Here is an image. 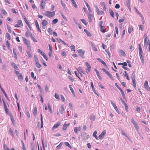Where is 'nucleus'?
<instances>
[{"mask_svg": "<svg viewBox=\"0 0 150 150\" xmlns=\"http://www.w3.org/2000/svg\"><path fill=\"white\" fill-rule=\"evenodd\" d=\"M44 14L46 16L49 17L53 16L55 14L54 11L50 12L48 11H47Z\"/></svg>", "mask_w": 150, "mask_h": 150, "instance_id": "obj_1", "label": "nucleus"}, {"mask_svg": "<svg viewBox=\"0 0 150 150\" xmlns=\"http://www.w3.org/2000/svg\"><path fill=\"white\" fill-rule=\"evenodd\" d=\"M86 66H87V68L86 69V71L87 74H88V72L90 71L91 70V66L90 64L88 63L87 62L85 63Z\"/></svg>", "mask_w": 150, "mask_h": 150, "instance_id": "obj_2", "label": "nucleus"}, {"mask_svg": "<svg viewBox=\"0 0 150 150\" xmlns=\"http://www.w3.org/2000/svg\"><path fill=\"white\" fill-rule=\"evenodd\" d=\"M82 139L83 140H87L89 138V135L86 133H83L81 135Z\"/></svg>", "mask_w": 150, "mask_h": 150, "instance_id": "obj_3", "label": "nucleus"}, {"mask_svg": "<svg viewBox=\"0 0 150 150\" xmlns=\"http://www.w3.org/2000/svg\"><path fill=\"white\" fill-rule=\"evenodd\" d=\"M40 6L42 10H44L45 8V5L46 3L45 0H41Z\"/></svg>", "mask_w": 150, "mask_h": 150, "instance_id": "obj_4", "label": "nucleus"}, {"mask_svg": "<svg viewBox=\"0 0 150 150\" xmlns=\"http://www.w3.org/2000/svg\"><path fill=\"white\" fill-rule=\"evenodd\" d=\"M106 133L105 130H103L101 134L99 136V139H102L104 137V136Z\"/></svg>", "mask_w": 150, "mask_h": 150, "instance_id": "obj_5", "label": "nucleus"}, {"mask_svg": "<svg viewBox=\"0 0 150 150\" xmlns=\"http://www.w3.org/2000/svg\"><path fill=\"white\" fill-rule=\"evenodd\" d=\"M144 86L146 89L147 91H149L150 90V88L148 84V82L147 81H146L144 83Z\"/></svg>", "mask_w": 150, "mask_h": 150, "instance_id": "obj_6", "label": "nucleus"}, {"mask_svg": "<svg viewBox=\"0 0 150 150\" xmlns=\"http://www.w3.org/2000/svg\"><path fill=\"white\" fill-rule=\"evenodd\" d=\"M110 102H111V103L112 105L114 108L116 110V112H117V113H118V114H120L119 112L117 109V107L116 105L115 104V103H113L112 101H111Z\"/></svg>", "mask_w": 150, "mask_h": 150, "instance_id": "obj_7", "label": "nucleus"}, {"mask_svg": "<svg viewBox=\"0 0 150 150\" xmlns=\"http://www.w3.org/2000/svg\"><path fill=\"white\" fill-rule=\"evenodd\" d=\"M77 51L79 54L83 58V56L84 54L85 51L82 50H79Z\"/></svg>", "mask_w": 150, "mask_h": 150, "instance_id": "obj_8", "label": "nucleus"}, {"mask_svg": "<svg viewBox=\"0 0 150 150\" xmlns=\"http://www.w3.org/2000/svg\"><path fill=\"white\" fill-rule=\"evenodd\" d=\"M24 42L27 45H30V41L24 37L22 38Z\"/></svg>", "mask_w": 150, "mask_h": 150, "instance_id": "obj_9", "label": "nucleus"}, {"mask_svg": "<svg viewBox=\"0 0 150 150\" xmlns=\"http://www.w3.org/2000/svg\"><path fill=\"white\" fill-rule=\"evenodd\" d=\"M24 20L25 22L26 23L27 25H28V27L30 29V30H31V27L30 26V25L29 22L28 21L27 19H26V18H25V16H24Z\"/></svg>", "mask_w": 150, "mask_h": 150, "instance_id": "obj_10", "label": "nucleus"}, {"mask_svg": "<svg viewBox=\"0 0 150 150\" xmlns=\"http://www.w3.org/2000/svg\"><path fill=\"white\" fill-rule=\"evenodd\" d=\"M81 129V128L80 127H76L74 128V132L76 134H78L79 132L80 131Z\"/></svg>", "mask_w": 150, "mask_h": 150, "instance_id": "obj_11", "label": "nucleus"}, {"mask_svg": "<svg viewBox=\"0 0 150 150\" xmlns=\"http://www.w3.org/2000/svg\"><path fill=\"white\" fill-rule=\"evenodd\" d=\"M95 70L96 72V75L100 79V80L101 81L102 80V78L101 76L100 75L99 72L98 71L97 69H95Z\"/></svg>", "mask_w": 150, "mask_h": 150, "instance_id": "obj_12", "label": "nucleus"}, {"mask_svg": "<svg viewBox=\"0 0 150 150\" xmlns=\"http://www.w3.org/2000/svg\"><path fill=\"white\" fill-rule=\"evenodd\" d=\"M9 115L10 116V117L11 118V122H12V123L14 125H15L16 124V122L15 121L13 116L12 115L11 113H10L9 114Z\"/></svg>", "mask_w": 150, "mask_h": 150, "instance_id": "obj_13", "label": "nucleus"}, {"mask_svg": "<svg viewBox=\"0 0 150 150\" xmlns=\"http://www.w3.org/2000/svg\"><path fill=\"white\" fill-rule=\"evenodd\" d=\"M126 5L129 10L130 11L131 8H130L129 0H126Z\"/></svg>", "mask_w": 150, "mask_h": 150, "instance_id": "obj_14", "label": "nucleus"}, {"mask_svg": "<svg viewBox=\"0 0 150 150\" xmlns=\"http://www.w3.org/2000/svg\"><path fill=\"white\" fill-rule=\"evenodd\" d=\"M35 25H36V26L37 28L38 29V31L39 32H41V30L40 29L39 25L38 24V22L37 20H36L35 21Z\"/></svg>", "mask_w": 150, "mask_h": 150, "instance_id": "obj_15", "label": "nucleus"}, {"mask_svg": "<svg viewBox=\"0 0 150 150\" xmlns=\"http://www.w3.org/2000/svg\"><path fill=\"white\" fill-rule=\"evenodd\" d=\"M97 60H98L99 62H101V63L102 64H103L104 66H105V67L107 66V65H106V63H105V62L104 61H103L102 59H100V58H97Z\"/></svg>", "mask_w": 150, "mask_h": 150, "instance_id": "obj_16", "label": "nucleus"}, {"mask_svg": "<svg viewBox=\"0 0 150 150\" xmlns=\"http://www.w3.org/2000/svg\"><path fill=\"white\" fill-rule=\"evenodd\" d=\"M69 125V123H67L66 122H65V124L63 126V129L64 130H66Z\"/></svg>", "mask_w": 150, "mask_h": 150, "instance_id": "obj_17", "label": "nucleus"}, {"mask_svg": "<svg viewBox=\"0 0 150 150\" xmlns=\"http://www.w3.org/2000/svg\"><path fill=\"white\" fill-rule=\"evenodd\" d=\"M84 1L86 4V6L88 8V10L89 12H92V10L91 9V8L90 6H89V5L88 4V3L85 1Z\"/></svg>", "mask_w": 150, "mask_h": 150, "instance_id": "obj_18", "label": "nucleus"}, {"mask_svg": "<svg viewBox=\"0 0 150 150\" xmlns=\"http://www.w3.org/2000/svg\"><path fill=\"white\" fill-rule=\"evenodd\" d=\"M134 125L137 133H139V127L138 125V123L135 124Z\"/></svg>", "mask_w": 150, "mask_h": 150, "instance_id": "obj_19", "label": "nucleus"}, {"mask_svg": "<svg viewBox=\"0 0 150 150\" xmlns=\"http://www.w3.org/2000/svg\"><path fill=\"white\" fill-rule=\"evenodd\" d=\"M60 124V122H58L54 124L53 127V129H56L58 127Z\"/></svg>", "mask_w": 150, "mask_h": 150, "instance_id": "obj_20", "label": "nucleus"}, {"mask_svg": "<svg viewBox=\"0 0 150 150\" xmlns=\"http://www.w3.org/2000/svg\"><path fill=\"white\" fill-rule=\"evenodd\" d=\"M100 28V31L102 33H104L106 32L105 30V27L104 26H102L100 27H99Z\"/></svg>", "mask_w": 150, "mask_h": 150, "instance_id": "obj_21", "label": "nucleus"}, {"mask_svg": "<svg viewBox=\"0 0 150 150\" xmlns=\"http://www.w3.org/2000/svg\"><path fill=\"white\" fill-rule=\"evenodd\" d=\"M31 35H32V33L29 31H27L26 32L25 35L27 37H28L30 36H31Z\"/></svg>", "mask_w": 150, "mask_h": 150, "instance_id": "obj_22", "label": "nucleus"}, {"mask_svg": "<svg viewBox=\"0 0 150 150\" xmlns=\"http://www.w3.org/2000/svg\"><path fill=\"white\" fill-rule=\"evenodd\" d=\"M72 4L74 6L75 8H77L78 7V6L76 4V2L74 0H71Z\"/></svg>", "mask_w": 150, "mask_h": 150, "instance_id": "obj_23", "label": "nucleus"}, {"mask_svg": "<svg viewBox=\"0 0 150 150\" xmlns=\"http://www.w3.org/2000/svg\"><path fill=\"white\" fill-rule=\"evenodd\" d=\"M91 86L92 89L93 91V92L95 93L96 95H98V94L97 93L96 91L95 90V88H94V86L93 85V84L92 82L91 83Z\"/></svg>", "mask_w": 150, "mask_h": 150, "instance_id": "obj_24", "label": "nucleus"}, {"mask_svg": "<svg viewBox=\"0 0 150 150\" xmlns=\"http://www.w3.org/2000/svg\"><path fill=\"white\" fill-rule=\"evenodd\" d=\"M90 119L91 120H94L96 119L95 116L94 115H92L90 116Z\"/></svg>", "mask_w": 150, "mask_h": 150, "instance_id": "obj_25", "label": "nucleus"}, {"mask_svg": "<svg viewBox=\"0 0 150 150\" xmlns=\"http://www.w3.org/2000/svg\"><path fill=\"white\" fill-rule=\"evenodd\" d=\"M48 24V22L46 20H43L42 22V25L46 26Z\"/></svg>", "mask_w": 150, "mask_h": 150, "instance_id": "obj_26", "label": "nucleus"}, {"mask_svg": "<svg viewBox=\"0 0 150 150\" xmlns=\"http://www.w3.org/2000/svg\"><path fill=\"white\" fill-rule=\"evenodd\" d=\"M84 31L86 33L88 36H91V35L90 33L87 29H84Z\"/></svg>", "mask_w": 150, "mask_h": 150, "instance_id": "obj_27", "label": "nucleus"}, {"mask_svg": "<svg viewBox=\"0 0 150 150\" xmlns=\"http://www.w3.org/2000/svg\"><path fill=\"white\" fill-rule=\"evenodd\" d=\"M48 108L49 110L50 111V113L52 114V111L51 107V106L49 104V103H48Z\"/></svg>", "mask_w": 150, "mask_h": 150, "instance_id": "obj_28", "label": "nucleus"}, {"mask_svg": "<svg viewBox=\"0 0 150 150\" xmlns=\"http://www.w3.org/2000/svg\"><path fill=\"white\" fill-rule=\"evenodd\" d=\"M92 14H89L88 15V18L89 21L90 22H91L92 21L91 17L92 16Z\"/></svg>", "mask_w": 150, "mask_h": 150, "instance_id": "obj_29", "label": "nucleus"}, {"mask_svg": "<svg viewBox=\"0 0 150 150\" xmlns=\"http://www.w3.org/2000/svg\"><path fill=\"white\" fill-rule=\"evenodd\" d=\"M65 109L64 108V106L62 105L61 106V109L60 110V113L61 114H63L64 112Z\"/></svg>", "mask_w": 150, "mask_h": 150, "instance_id": "obj_30", "label": "nucleus"}, {"mask_svg": "<svg viewBox=\"0 0 150 150\" xmlns=\"http://www.w3.org/2000/svg\"><path fill=\"white\" fill-rule=\"evenodd\" d=\"M97 133V132L96 131H95L93 134V137H94L96 139H98V137L96 135V134Z\"/></svg>", "mask_w": 150, "mask_h": 150, "instance_id": "obj_31", "label": "nucleus"}, {"mask_svg": "<svg viewBox=\"0 0 150 150\" xmlns=\"http://www.w3.org/2000/svg\"><path fill=\"white\" fill-rule=\"evenodd\" d=\"M119 52L121 53L122 55L125 56H126V54L125 52L122 50H119Z\"/></svg>", "mask_w": 150, "mask_h": 150, "instance_id": "obj_32", "label": "nucleus"}, {"mask_svg": "<svg viewBox=\"0 0 150 150\" xmlns=\"http://www.w3.org/2000/svg\"><path fill=\"white\" fill-rule=\"evenodd\" d=\"M25 114L27 116L28 118H30V113L28 111V110L27 109H25Z\"/></svg>", "mask_w": 150, "mask_h": 150, "instance_id": "obj_33", "label": "nucleus"}, {"mask_svg": "<svg viewBox=\"0 0 150 150\" xmlns=\"http://www.w3.org/2000/svg\"><path fill=\"white\" fill-rule=\"evenodd\" d=\"M64 144L66 146H68L69 148L71 149L72 148L69 142H64Z\"/></svg>", "mask_w": 150, "mask_h": 150, "instance_id": "obj_34", "label": "nucleus"}, {"mask_svg": "<svg viewBox=\"0 0 150 150\" xmlns=\"http://www.w3.org/2000/svg\"><path fill=\"white\" fill-rule=\"evenodd\" d=\"M140 57V59L141 60V62L142 63H144V56L143 55H141V56H139Z\"/></svg>", "mask_w": 150, "mask_h": 150, "instance_id": "obj_35", "label": "nucleus"}, {"mask_svg": "<svg viewBox=\"0 0 150 150\" xmlns=\"http://www.w3.org/2000/svg\"><path fill=\"white\" fill-rule=\"evenodd\" d=\"M147 39L146 38H144V45L145 47H146L147 46Z\"/></svg>", "mask_w": 150, "mask_h": 150, "instance_id": "obj_36", "label": "nucleus"}, {"mask_svg": "<svg viewBox=\"0 0 150 150\" xmlns=\"http://www.w3.org/2000/svg\"><path fill=\"white\" fill-rule=\"evenodd\" d=\"M13 53L14 56V57L16 59H17V55L16 54V52L15 51V49L14 48L13 49Z\"/></svg>", "mask_w": 150, "mask_h": 150, "instance_id": "obj_37", "label": "nucleus"}, {"mask_svg": "<svg viewBox=\"0 0 150 150\" xmlns=\"http://www.w3.org/2000/svg\"><path fill=\"white\" fill-rule=\"evenodd\" d=\"M133 28L132 27H129L128 28V32L129 34H130L133 31Z\"/></svg>", "mask_w": 150, "mask_h": 150, "instance_id": "obj_38", "label": "nucleus"}, {"mask_svg": "<svg viewBox=\"0 0 150 150\" xmlns=\"http://www.w3.org/2000/svg\"><path fill=\"white\" fill-rule=\"evenodd\" d=\"M109 12H110V15L112 17H114V12L113 10H112L110 9L109 10Z\"/></svg>", "mask_w": 150, "mask_h": 150, "instance_id": "obj_39", "label": "nucleus"}, {"mask_svg": "<svg viewBox=\"0 0 150 150\" xmlns=\"http://www.w3.org/2000/svg\"><path fill=\"white\" fill-rule=\"evenodd\" d=\"M54 96H55V97L56 99H57V100H60V98L59 97V96L57 93H55Z\"/></svg>", "mask_w": 150, "mask_h": 150, "instance_id": "obj_40", "label": "nucleus"}, {"mask_svg": "<svg viewBox=\"0 0 150 150\" xmlns=\"http://www.w3.org/2000/svg\"><path fill=\"white\" fill-rule=\"evenodd\" d=\"M63 144V142H61L56 147V148L57 149H59L62 146Z\"/></svg>", "mask_w": 150, "mask_h": 150, "instance_id": "obj_41", "label": "nucleus"}, {"mask_svg": "<svg viewBox=\"0 0 150 150\" xmlns=\"http://www.w3.org/2000/svg\"><path fill=\"white\" fill-rule=\"evenodd\" d=\"M33 113L35 115H36L37 113V108L36 107L34 108Z\"/></svg>", "mask_w": 150, "mask_h": 150, "instance_id": "obj_42", "label": "nucleus"}, {"mask_svg": "<svg viewBox=\"0 0 150 150\" xmlns=\"http://www.w3.org/2000/svg\"><path fill=\"white\" fill-rule=\"evenodd\" d=\"M30 37L33 40L34 42H37V41L36 40L35 38L34 37L33 35H31Z\"/></svg>", "mask_w": 150, "mask_h": 150, "instance_id": "obj_43", "label": "nucleus"}, {"mask_svg": "<svg viewBox=\"0 0 150 150\" xmlns=\"http://www.w3.org/2000/svg\"><path fill=\"white\" fill-rule=\"evenodd\" d=\"M34 58L35 59V63L39 62V60L38 59L36 55H34Z\"/></svg>", "mask_w": 150, "mask_h": 150, "instance_id": "obj_44", "label": "nucleus"}, {"mask_svg": "<svg viewBox=\"0 0 150 150\" xmlns=\"http://www.w3.org/2000/svg\"><path fill=\"white\" fill-rule=\"evenodd\" d=\"M22 75L21 74H20L18 77V79L20 81H21L23 79Z\"/></svg>", "mask_w": 150, "mask_h": 150, "instance_id": "obj_45", "label": "nucleus"}, {"mask_svg": "<svg viewBox=\"0 0 150 150\" xmlns=\"http://www.w3.org/2000/svg\"><path fill=\"white\" fill-rule=\"evenodd\" d=\"M107 74L108 76L112 80L113 79V77L111 74L109 72L107 73Z\"/></svg>", "mask_w": 150, "mask_h": 150, "instance_id": "obj_46", "label": "nucleus"}, {"mask_svg": "<svg viewBox=\"0 0 150 150\" xmlns=\"http://www.w3.org/2000/svg\"><path fill=\"white\" fill-rule=\"evenodd\" d=\"M41 126L40 128H42V127H43V121L42 116V114L41 115Z\"/></svg>", "mask_w": 150, "mask_h": 150, "instance_id": "obj_47", "label": "nucleus"}, {"mask_svg": "<svg viewBox=\"0 0 150 150\" xmlns=\"http://www.w3.org/2000/svg\"><path fill=\"white\" fill-rule=\"evenodd\" d=\"M35 65L38 68H40L42 67V65L39 62L35 63Z\"/></svg>", "mask_w": 150, "mask_h": 150, "instance_id": "obj_48", "label": "nucleus"}, {"mask_svg": "<svg viewBox=\"0 0 150 150\" xmlns=\"http://www.w3.org/2000/svg\"><path fill=\"white\" fill-rule=\"evenodd\" d=\"M58 21V20L57 19H54L52 21V23L53 24H55Z\"/></svg>", "mask_w": 150, "mask_h": 150, "instance_id": "obj_49", "label": "nucleus"}, {"mask_svg": "<svg viewBox=\"0 0 150 150\" xmlns=\"http://www.w3.org/2000/svg\"><path fill=\"white\" fill-rule=\"evenodd\" d=\"M97 13L98 15H103L104 14V12L102 11H98V12Z\"/></svg>", "mask_w": 150, "mask_h": 150, "instance_id": "obj_50", "label": "nucleus"}, {"mask_svg": "<svg viewBox=\"0 0 150 150\" xmlns=\"http://www.w3.org/2000/svg\"><path fill=\"white\" fill-rule=\"evenodd\" d=\"M37 52H39L42 56L43 55V54H44V53L42 51L39 49L38 50Z\"/></svg>", "mask_w": 150, "mask_h": 150, "instance_id": "obj_51", "label": "nucleus"}, {"mask_svg": "<svg viewBox=\"0 0 150 150\" xmlns=\"http://www.w3.org/2000/svg\"><path fill=\"white\" fill-rule=\"evenodd\" d=\"M71 51H75V47L74 45H71Z\"/></svg>", "mask_w": 150, "mask_h": 150, "instance_id": "obj_52", "label": "nucleus"}, {"mask_svg": "<svg viewBox=\"0 0 150 150\" xmlns=\"http://www.w3.org/2000/svg\"><path fill=\"white\" fill-rule=\"evenodd\" d=\"M48 32L49 33L50 35H52V31L51 28H49L48 29Z\"/></svg>", "mask_w": 150, "mask_h": 150, "instance_id": "obj_53", "label": "nucleus"}, {"mask_svg": "<svg viewBox=\"0 0 150 150\" xmlns=\"http://www.w3.org/2000/svg\"><path fill=\"white\" fill-rule=\"evenodd\" d=\"M131 123L133 124V125H134L135 124H136L137 123L134 120L133 118H132L131 120Z\"/></svg>", "mask_w": 150, "mask_h": 150, "instance_id": "obj_54", "label": "nucleus"}, {"mask_svg": "<svg viewBox=\"0 0 150 150\" xmlns=\"http://www.w3.org/2000/svg\"><path fill=\"white\" fill-rule=\"evenodd\" d=\"M68 78L72 82H73L74 80V79L71 77L70 76H68Z\"/></svg>", "mask_w": 150, "mask_h": 150, "instance_id": "obj_55", "label": "nucleus"}, {"mask_svg": "<svg viewBox=\"0 0 150 150\" xmlns=\"http://www.w3.org/2000/svg\"><path fill=\"white\" fill-rule=\"evenodd\" d=\"M18 25H21V26L23 25L22 22L21 20L18 21Z\"/></svg>", "mask_w": 150, "mask_h": 150, "instance_id": "obj_56", "label": "nucleus"}, {"mask_svg": "<svg viewBox=\"0 0 150 150\" xmlns=\"http://www.w3.org/2000/svg\"><path fill=\"white\" fill-rule=\"evenodd\" d=\"M1 11V13L4 15H6L7 14V12L4 10H2Z\"/></svg>", "mask_w": 150, "mask_h": 150, "instance_id": "obj_57", "label": "nucleus"}, {"mask_svg": "<svg viewBox=\"0 0 150 150\" xmlns=\"http://www.w3.org/2000/svg\"><path fill=\"white\" fill-rule=\"evenodd\" d=\"M6 37H7L8 39L9 40H10L11 39V36H10V35L8 33H7L6 34Z\"/></svg>", "mask_w": 150, "mask_h": 150, "instance_id": "obj_58", "label": "nucleus"}, {"mask_svg": "<svg viewBox=\"0 0 150 150\" xmlns=\"http://www.w3.org/2000/svg\"><path fill=\"white\" fill-rule=\"evenodd\" d=\"M70 90H71V92H72V94L74 96L75 93H74V89H73V88L72 87L70 88Z\"/></svg>", "mask_w": 150, "mask_h": 150, "instance_id": "obj_59", "label": "nucleus"}, {"mask_svg": "<svg viewBox=\"0 0 150 150\" xmlns=\"http://www.w3.org/2000/svg\"><path fill=\"white\" fill-rule=\"evenodd\" d=\"M81 21L85 25H87L86 21L85 20L83 19H81Z\"/></svg>", "mask_w": 150, "mask_h": 150, "instance_id": "obj_60", "label": "nucleus"}, {"mask_svg": "<svg viewBox=\"0 0 150 150\" xmlns=\"http://www.w3.org/2000/svg\"><path fill=\"white\" fill-rule=\"evenodd\" d=\"M9 132L11 134V135L12 136H13L14 135H13V132L12 130V129L11 128H10L9 129Z\"/></svg>", "mask_w": 150, "mask_h": 150, "instance_id": "obj_61", "label": "nucleus"}, {"mask_svg": "<svg viewBox=\"0 0 150 150\" xmlns=\"http://www.w3.org/2000/svg\"><path fill=\"white\" fill-rule=\"evenodd\" d=\"M78 71H80V72L83 73V69L81 67H79L78 68Z\"/></svg>", "mask_w": 150, "mask_h": 150, "instance_id": "obj_62", "label": "nucleus"}, {"mask_svg": "<svg viewBox=\"0 0 150 150\" xmlns=\"http://www.w3.org/2000/svg\"><path fill=\"white\" fill-rule=\"evenodd\" d=\"M61 16L66 21H67V18L64 16L63 14H61Z\"/></svg>", "mask_w": 150, "mask_h": 150, "instance_id": "obj_63", "label": "nucleus"}, {"mask_svg": "<svg viewBox=\"0 0 150 150\" xmlns=\"http://www.w3.org/2000/svg\"><path fill=\"white\" fill-rule=\"evenodd\" d=\"M147 44H148V45H149V47H148L149 51L150 52V42L149 40H148V42H147Z\"/></svg>", "mask_w": 150, "mask_h": 150, "instance_id": "obj_64", "label": "nucleus"}]
</instances>
